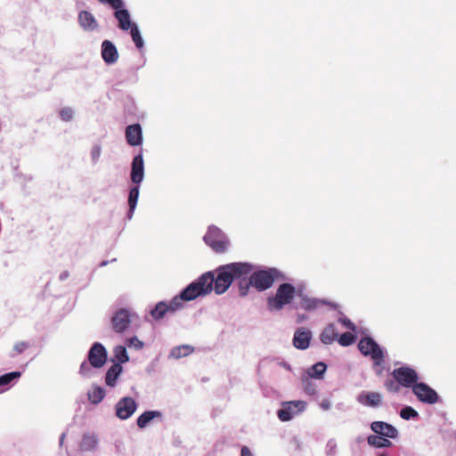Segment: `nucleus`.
<instances>
[{"mask_svg":"<svg viewBox=\"0 0 456 456\" xmlns=\"http://www.w3.org/2000/svg\"><path fill=\"white\" fill-rule=\"evenodd\" d=\"M325 305H330V308H336L335 304H333L331 302L328 303L322 299L310 298V297H304L301 299V306L305 311H313V310L318 309Z\"/></svg>","mask_w":456,"mask_h":456,"instance_id":"aec40b11","label":"nucleus"},{"mask_svg":"<svg viewBox=\"0 0 456 456\" xmlns=\"http://www.w3.org/2000/svg\"><path fill=\"white\" fill-rule=\"evenodd\" d=\"M139 198V187L134 186L130 189L129 196H128V205H129V214L132 216L134 210L135 209L137 200Z\"/></svg>","mask_w":456,"mask_h":456,"instance_id":"c85d7f7f","label":"nucleus"},{"mask_svg":"<svg viewBox=\"0 0 456 456\" xmlns=\"http://www.w3.org/2000/svg\"><path fill=\"white\" fill-rule=\"evenodd\" d=\"M412 392L423 403L435 404L439 401L438 394L426 383L418 382L413 386Z\"/></svg>","mask_w":456,"mask_h":456,"instance_id":"0eeeda50","label":"nucleus"},{"mask_svg":"<svg viewBox=\"0 0 456 456\" xmlns=\"http://www.w3.org/2000/svg\"><path fill=\"white\" fill-rule=\"evenodd\" d=\"M20 375V371H12L0 376V387L9 385L13 379H19Z\"/></svg>","mask_w":456,"mask_h":456,"instance_id":"f704fd0d","label":"nucleus"},{"mask_svg":"<svg viewBox=\"0 0 456 456\" xmlns=\"http://www.w3.org/2000/svg\"><path fill=\"white\" fill-rule=\"evenodd\" d=\"M79 25L87 31H93L97 28L98 23L94 15L87 11H82L78 14Z\"/></svg>","mask_w":456,"mask_h":456,"instance_id":"a211bd4d","label":"nucleus"},{"mask_svg":"<svg viewBox=\"0 0 456 456\" xmlns=\"http://www.w3.org/2000/svg\"><path fill=\"white\" fill-rule=\"evenodd\" d=\"M113 353H114L115 359L118 361L117 363H119L120 365H121V363H125L129 360L127 353H126V349L125 346H116L114 348Z\"/></svg>","mask_w":456,"mask_h":456,"instance_id":"2f4dec72","label":"nucleus"},{"mask_svg":"<svg viewBox=\"0 0 456 456\" xmlns=\"http://www.w3.org/2000/svg\"><path fill=\"white\" fill-rule=\"evenodd\" d=\"M380 456H386L385 454H381Z\"/></svg>","mask_w":456,"mask_h":456,"instance_id":"3c124183","label":"nucleus"},{"mask_svg":"<svg viewBox=\"0 0 456 456\" xmlns=\"http://www.w3.org/2000/svg\"><path fill=\"white\" fill-rule=\"evenodd\" d=\"M144 176V163L142 154L136 155L132 161L131 180L134 183H140Z\"/></svg>","mask_w":456,"mask_h":456,"instance_id":"4468645a","label":"nucleus"},{"mask_svg":"<svg viewBox=\"0 0 456 456\" xmlns=\"http://www.w3.org/2000/svg\"><path fill=\"white\" fill-rule=\"evenodd\" d=\"M358 402L369 407H379L382 403V396L378 392H363L358 395Z\"/></svg>","mask_w":456,"mask_h":456,"instance_id":"dca6fc26","label":"nucleus"},{"mask_svg":"<svg viewBox=\"0 0 456 456\" xmlns=\"http://www.w3.org/2000/svg\"><path fill=\"white\" fill-rule=\"evenodd\" d=\"M60 116L63 121H69L73 117V111L70 108H64L60 111Z\"/></svg>","mask_w":456,"mask_h":456,"instance_id":"a19ab883","label":"nucleus"},{"mask_svg":"<svg viewBox=\"0 0 456 456\" xmlns=\"http://www.w3.org/2000/svg\"><path fill=\"white\" fill-rule=\"evenodd\" d=\"M128 346H134L137 349H141L143 346V343L141 340H139L136 337H134L128 340Z\"/></svg>","mask_w":456,"mask_h":456,"instance_id":"c03bdc74","label":"nucleus"},{"mask_svg":"<svg viewBox=\"0 0 456 456\" xmlns=\"http://www.w3.org/2000/svg\"><path fill=\"white\" fill-rule=\"evenodd\" d=\"M356 337L351 332H345L338 338V343L343 346H347L354 343Z\"/></svg>","mask_w":456,"mask_h":456,"instance_id":"c9c22d12","label":"nucleus"},{"mask_svg":"<svg viewBox=\"0 0 456 456\" xmlns=\"http://www.w3.org/2000/svg\"><path fill=\"white\" fill-rule=\"evenodd\" d=\"M247 277L248 276H244L239 279V293L240 297L247 296L250 286H252L250 283V278L248 280Z\"/></svg>","mask_w":456,"mask_h":456,"instance_id":"72a5a7b5","label":"nucleus"},{"mask_svg":"<svg viewBox=\"0 0 456 456\" xmlns=\"http://www.w3.org/2000/svg\"><path fill=\"white\" fill-rule=\"evenodd\" d=\"M339 321L344 324L345 327H346L347 329H350V330H354L355 329V326L354 324L348 319L345 318V319H339Z\"/></svg>","mask_w":456,"mask_h":456,"instance_id":"a18cd8bd","label":"nucleus"},{"mask_svg":"<svg viewBox=\"0 0 456 456\" xmlns=\"http://www.w3.org/2000/svg\"><path fill=\"white\" fill-rule=\"evenodd\" d=\"M418 416V411L411 406H405L400 411V417L406 420L411 418H417Z\"/></svg>","mask_w":456,"mask_h":456,"instance_id":"e433bc0d","label":"nucleus"},{"mask_svg":"<svg viewBox=\"0 0 456 456\" xmlns=\"http://www.w3.org/2000/svg\"><path fill=\"white\" fill-rule=\"evenodd\" d=\"M338 338V332L333 324L327 325L321 333L320 339L325 345L333 343Z\"/></svg>","mask_w":456,"mask_h":456,"instance_id":"5701e85b","label":"nucleus"},{"mask_svg":"<svg viewBox=\"0 0 456 456\" xmlns=\"http://www.w3.org/2000/svg\"><path fill=\"white\" fill-rule=\"evenodd\" d=\"M161 412L158 411H147L141 414L137 419V426L139 428H144L156 417H160Z\"/></svg>","mask_w":456,"mask_h":456,"instance_id":"b1692460","label":"nucleus"},{"mask_svg":"<svg viewBox=\"0 0 456 456\" xmlns=\"http://www.w3.org/2000/svg\"><path fill=\"white\" fill-rule=\"evenodd\" d=\"M193 351V348L188 345H183L172 349L171 355L175 358H181L189 355Z\"/></svg>","mask_w":456,"mask_h":456,"instance_id":"c756f323","label":"nucleus"},{"mask_svg":"<svg viewBox=\"0 0 456 456\" xmlns=\"http://www.w3.org/2000/svg\"><path fill=\"white\" fill-rule=\"evenodd\" d=\"M115 17L118 20V27L123 30H127L131 28L133 24L130 20V15L127 10L126 9H115Z\"/></svg>","mask_w":456,"mask_h":456,"instance_id":"4be33fe9","label":"nucleus"},{"mask_svg":"<svg viewBox=\"0 0 456 456\" xmlns=\"http://www.w3.org/2000/svg\"><path fill=\"white\" fill-rule=\"evenodd\" d=\"M322 409H324V410H329V409H330V402H328V401H324V402H322Z\"/></svg>","mask_w":456,"mask_h":456,"instance_id":"de8ad7c7","label":"nucleus"},{"mask_svg":"<svg viewBox=\"0 0 456 456\" xmlns=\"http://www.w3.org/2000/svg\"><path fill=\"white\" fill-rule=\"evenodd\" d=\"M253 271V265L249 263L235 262L224 265L213 272H207L200 275L194 284L200 290L201 297L208 295L213 289L218 295L224 293L235 279L248 276Z\"/></svg>","mask_w":456,"mask_h":456,"instance_id":"f257e3e1","label":"nucleus"},{"mask_svg":"<svg viewBox=\"0 0 456 456\" xmlns=\"http://www.w3.org/2000/svg\"><path fill=\"white\" fill-rule=\"evenodd\" d=\"M30 345L28 342L20 341L14 345L13 346V356L18 355L25 352L28 348H29Z\"/></svg>","mask_w":456,"mask_h":456,"instance_id":"58836bf2","label":"nucleus"},{"mask_svg":"<svg viewBox=\"0 0 456 456\" xmlns=\"http://www.w3.org/2000/svg\"><path fill=\"white\" fill-rule=\"evenodd\" d=\"M64 439H65V434H62L61 436V439H60V444H62V443L64 442Z\"/></svg>","mask_w":456,"mask_h":456,"instance_id":"8fccbe9b","label":"nucleus"},{"mask_svg":"<svg viewBox=\"0 0 456 456\" xmlns=\"http://www.w3.org/2000/svg\"><path fill=\"white\" fill-rule=\"evenodd\" d=\"M137 409V403L129 396L123 397L116 404V415L120 419H127Z\"/></svg>","mask_w":456,"mask_h":456,"instance_id":"1a4fd4ad","label":"nucleus"},{"mask_svg":"<svg viewBox=\"0 0 456 456\" xmlns=\"http://www.w3.org/2000/svg\"><path fill=\"white\" fill-rule=\"evenodd\" d=\"M122 372V366L119 363H114L107 371L105 376V383L107 386L113 387L117 379Z\"/></svg>","mask_w":456,"mask_h":456,"instance_id":"412c9836","label":"nucleus"},{"mask_svg":"<svg viewBox=\"0 0 456 456\" xmlns=\"http://www.w3.org/2000/svg\"><path fill=\"white\" fill-rule=\"evenodd\" d=\"M305 319V315L298 314V315H297V323H300V322H302Z\"/></svg>","mask_w":456,"mask_h":456,"instance_id":"09e8293b","label":"nucleus"},{"mask_svg":"<svg viewBox=\"0 0 456 456\" xmlns=\"http://www.w3.org/2000/svg\"><path fill=\"white\" fill-rule=\"evenodd\" d=\"M385 387L391 393H398L400 391L401 384L397 383L395 379H387L384 383Z\"/></svg>","mask_w":456,"mask_h":456,"instance_id":"4c0bfd02","label":"nucleus"},{"mask_svg":"<svg viewBox=\"0 0 456 456\" xmlns=\"http://www.w3.org/2000/svg\"><path fill=\"white\" fill-rule=\"evenodd\" d=\"M126 139L131 146L142 143V129L139 124L130 125L126 128Z\"/></svg>","mask_w":456,"mask_h":456,"instance_id":"f3484780","label":"nucleus"},{"mask_svg":"<svg viewBox=\"0 0 456 456\" xmlns=\"http://www.w3.org/2000/svg\"><path fill=\"white\" fill-rule=\"evenodd\" d=\"M360 352L365 356H370L375 365H380L384 354L379 346L370 337L361 338L358 344Z\"/></svg>","mask_w":456,"mask_h":456,"instance_id":"20e7f679","label":"nucleus"},{"mask_svg":"<svg viewBox=\"0 0 456 456\" xmlns=\"http://www.w3.org/2000/svg\"><path fill=\"white\" fill-rule=\"evenodd\" d=\"M327 366L324 362H317L308 370V375L312 378L319 379L325 372Z\"/></svg>","mask_w":456,"mask_h":456,"instance_id":"7c9ffc66","label":"nucleus"},{"mask_svg":"<svg viewBox=\"0 0 456 456\" xmlns=\"http://www.w3.org/2000/svg\"><path fill=\"white\" fill-rule=\"evenodd\" d=\"M312 333L306 328H299L296 330L293 338V345L296 348L305 350L309 347Z\"/></svg>","mask_w":456,"mask_h":456,"instance_id":"ddd939ff","label":"nucleus"},{"mask_svg":"<svg viewBox=\"0 0 456 456\" xmlns=\"http://www.w3.org/2000/svg\"><path fill=\"white\" fill-rule=\"evenodd\" d=\"M167 305L165 302H159L156 305V306L151 311V315L155 320H159L164 317V315L168 313Z\"/></svg>","mask_w":456,"mask_h":456,"instance_id":"cd10ccee","label":"nucleus"},{"mask_svg":"<svg viewBox=\"0 0 456 456\" xmlns=\"http://www.w3.org/2000/svg\"><path fill=\"white\" fill-rule=\"evenodd\" d=\"M204 240L216 253H224L229 246L226 239H216L210 234L206 235Z\"/></svg>","mask_w":456,"mask_h":456,"instance_id":"6ab92c4d","label":"nucleus"},{"mask_svg":"<svg viewBox=\"0 0 456 456\" xmlns=\"http://www.w3.org/2000/svg\"><path fill=\"white\" fill-rule=\"evenodd\" d=\"M87 358L94 368H102L107 361V351L101 343L96 342L90 348Z\"/></svg>","mask_w":456,"mask_h":456,"instance_id":"6e6552de","label":"nucleus"},{"mask_svg":"<svg viewBox=\"0 0 456 456\" xmlns=\"http://www.w3.org/2000/svg\"><path fill=\"white\" fill-rule=\"evenodd\" d=\"M89 401L94 403L97 404L100 402L102 401V399L105 396V391L101 387L95 386L93 387V388L88 392L87 394Z\"/></svg>","mask_w":456,"mask_h":456,"instance_id":"bb28decb","label":"nucleus"},{"mask_svg":"<svg viewBox=\"0 0 456 456\" xmlns=\"http://www.w3.org/2000/svg\"><path fill=\"white\" fill-rule=\"evenodd\" d=\"M367 442L370 445L376 448L390 447L392 445V443L388 440L387 437H384L379 435L369 436Z\"/></svg>","mask_w":456,"mask_h":456,"instance_id":"393cba45","label":"nucleus"},{"mask_svg":"<svg viewBox=\"0 0 456 456\" xmlns=\"http://www.w3.org/2000/svg\"><path fill=\"white\" fill-rule=\"evenodd\" d=\"M240 456H253L250 450L247 446H243L240 451Z\"/></svg>","mask_w":456,"mask_h":456,"instance_id":"49530a36","label":"nucleus"},{"mask_svg":"<svg viewBox=\"0 0 456 456\" xmlns=\"http://www.w3.org/2000/svg\"><path fill=\"white\" fill-rule=\"evenodd\" d=\"M101 153H102V149L99 145H95L93 147L92 151H91V156H92V159L94 162L98 161V159L101 156Z\"/></svg>","mask_w":456,"mask_h":456,"instance_id":"79ce46f5","label":"nucleus"},{"mask_svg":"<svg viewBox=\"0 0 456 456\" xmlns=\"http://www.w3.org/2000/svg\"><path fill=\"white\" fill-rule=\"evenodd\" d=\"M102 57L105 63L113 64L118 59V52L114 44L104 40L102 44Z\"/></svg>","mask_w":456,"mask_h":456,"instance_id":"2eb2a0df","label":"nucleus"},{"mask_svg":"<svg viewBox=\"0 0 456 456\" xmlns=\"http://www.w3.org/2000/svg\"><path fill=\"white\" fill-rule=\"evenodd\" d=\"M131 37L133 38V41L134 42L136 47L138 49H142L143 47V40L141 37L140 31L135 24H133V26L130 28Z\"/></svg>","mask_w":456,"mask_h":456,"instance_id":"473e14b6","label":"nucleus"},{"mask_svg":"<svg viewBox=\"0 0 456 456\" xmlns=\"http://www.w3.org/2000/svg\"><path fill=\"white\" fill-rule=\"evenodd\" d=\"M295 287L290 283L281 284L275 293L274 297H268L267 305L270 310L280 311L286 305L292 302L295 297Z\"/></svg>","mask_w":456,"mask_h":456,"instance_id":"f03ea898","label":"nucleus"},{"mask_svg":"<svg viewBox=\"0 0 456 456\" xmlns=\"http://www.w3.org/2000/svg\"><path fill=\"white\" fill-rule=\"evenodd\" d=\"M102 3L110 4L113 9H119L122 7V0H99Z\"/></svg>","mask_w":456,"mask_h":456,"instance_id":"37998d69","label":"nucleus"},{"mask_svg":"<svg viewBox=\"0 0 456 456\" xmlns=\"http://www.w3.org/2000/svg\"><path fill=\"white\" fill-rule=\"evenodd\" d=\"M131 314L126 309L118 310L111 318L112 329L118 332H124L130 325Z\"/></svg>","mask_w":456,"mask_h":456,"instance_id":"9b49d317","label":"nucleus"},{"mask_svg":"<svg viewBox=\"0 0 456 456\" xmlns=\"http://www.w3.org/2000/svg\"><path fill=\"white\" fill-rule=\"evenodd\" d=\"M304 403L301 401H292L284 403L282 408L277 412L278 418L281 421L290 420L297 413L304 409Z\"/></svg>","mask_w":456,"mask_h":456,"instance_id":"9d476101","label":"nucleus"},{"mask_svg":"<svg viewBox=\"0 0 456 456\" xmlns=\"http://www.w3.org/2000/svg\"><path fill=\"white\" fill-rule=\"evenodd\" d=\"M200 290H198L196 284L191 282L189 284L178 296L175 297L170 303L167 305L168 311L175 313L178 309L183 307V301H191L199 297Z\"/></svg>","mask_w":456,"mask_h":456,"instance_id":"39448f33","label":"nucleus"},{"mask_svg":"<svg viewBox=\"0 0 456 456\" xmlns=\"http://www.w3.org/2000/svg\"><path fill=\"white\" fill-rule=\"evenodd\" d=\"M92 365L90 364V362H83L80 365V368H79V373L80 375L82 376H88L90 375L91 371H92Z\"/></svg>","mask_w":456,"mask_h":456,"instance_id":"ea45409f","label":"nucleus"},{"mask_svg":"<svg viewBox=\"0 0 456 456\" xmlns=\"http://www.w3.org/2000/svg\"><path fill=\"white\" fill-rule=\"evenodd\" d=\"M277 271L275 269L254 272L250 275V283L258 291L271 288L275 281Z\"/></svg>","mask_w":456,"mask_h":456,"instance_id":"7ed1b4c3","label":"nucleus"},{"mask_svg":"<svg viewBox=\"0 0 456 456\" xmlns=\"http://www.w3.org/2000/svg\"><path fill=\"white\" fill-rule=\"evenodd\" d=\"M98 444L97 437L93 434H86L83 436L80 448L83 451H91L94 450Z\"/></svg>","mask_w":456,"mask_h":456,"instance_id":"a878e982","label":"nucleus"},{"mask_svg":"<svg viewBox=\"0 0 456 456\" xmlns=\"http://www.w3.org/2000/svg\"><path fill=\"white\" fill-rule=\"evenodd\" d=\"M391 375L395 381L403 387H413L418 383L419 376L417 371L408 366H402L395 369Z\"/></svg>","mask_w":456,"mask_h":456,"instance_id":"423d86ee","label":"nucleus"},{"mask_svg":"<svg viewBox=\"0 0 456 456\" xmlns=\"http://www.w3.org/2000/svg\"><path fill=\"white\" fill-rule=\"evenodd\" d=\"M370 428L374 433L384 437L394 439L396 438L398 436L397 429L391 424H388L384 421L372 422L370 425Z\"/></svg>","mask_w":456,"mask_h":456,"instance_id":"f8f14e48","label":"nucleus"}]
</instances>
